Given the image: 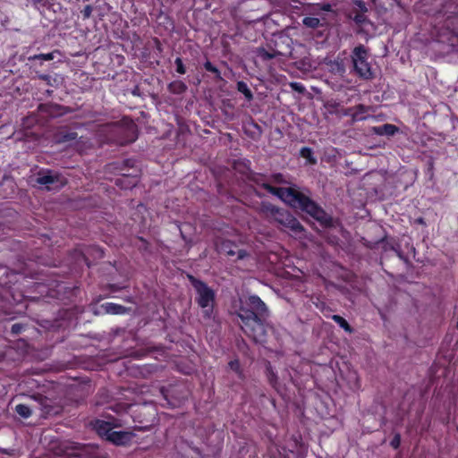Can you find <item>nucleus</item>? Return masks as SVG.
Here are the masks:
<instances>
[{
    "label": "nucleus",
    "mask_w": 458,
    "mask_h": 458,
    "mask_svg": "<svg viewBox=\"0 0 458 458\" xmlns=\"http://www.w3.org/2000/svg\"><path fill=\"white\" fill-rule=\"evenodd\" d=\"M267 311L266 304L257 295L249 296L239 310L241 327L255 342L264 341L265 327L260 318L265 316Z\"/></svg>",
    "instance_id": "1"
},
{
    "label": "nucleus",
    "mask_w": 458,
    "mask_h": 458,
    "mask_svg": "<svg viewBox=\"0 0 458 458\" xmlns=\"http://www.w3.org/2000/svg\"><path fill=\"white\" fill-rule=\"evenodd\" d=\"M265 188L289 206L306 212L322 224H327L328 222L327 216L324 210L295 189L284 187L276 188L268 184H266Z\"/></svg>",
    "instance_id": "2"
},
{
    "label": "nucleus",
    "mask_w": 458,
    "mask_h": 458,
    "mask_svg": "<svg viewBox=\"0 0 458 458\" xmlns=\"http://www.w3.org/2000/svg\"><path fill=\"white\" fill-rule=\"evenodd\" d=\"M189 279L198 293L197 300L199 305L202 309H205V311L208 313L213 308L215 298L214 292L209 287H208L204 283L197 280L193 276H190Z\"/></svg>",
    "instance_id": "3"
},
{
    "label": "nucleus",
    "mask_w": 458,
    "mask_h": 458,
    "mask_svg": "<svg viewBox=\"0 0 458 458\" xmlns=\"http://www.w3.org/2000/svg\"><path fill=\"white\" fill-rule=\"evenodd\" d=\"M352 62L355 71L360 77L369 79L372 76L370 64L368 62V51L363 46L354 48Z\"/></svg>",
    "instance_id": "4"
},
{
    "label": "nucleus",
    "mask_w": 458,
    "mask_h": 458,
    "mask_svg": "<svg viewBox=\"0 0 458 458\" xmlns=\"http://www.w3.org/2000/svg\"><path fill=\"white\" fill-rule=\"evenodd\" d=\"M267 210L270 212L271 217L289 229L293 233H300L302 231V226L299 221L293 217L289 212L276 208L274 207L268 208Z\"/></svg>",
    "instance_id": "5"
},
{
    "label": "nucleus",
    "mask_w": 458,
    "mask_h": 458,
    "mask_svg": "<svg viewBox=\"0 0 458 458\" xmlns=\"http://www.w3.org/2000/svg\"><path fill=\"white\" fill-rule=\"evenodd\" d=\"M36 182L40 185H45L50 191L57 190L66 183V180L64 177L50 171L39 174Z\"/></svg>",
    "instance_id": "6"
},
{
    "label": "nucleus",
    "mask_w": 458,
    "mask_h": 458,
    "mask_svg": "<svg viewBox=\"0 0 458 458\" xmlns=\"http://www.w3.org/2000/svg\"><path fill=\"white\" fill-rule=\"evenodd\" d=\"M134 435L129 431H115L109 435L108 441L114 445H126L133 438Z\"/></svg>",
    "instance_id": "7"
},
{
    "label": "nucleus",
    "mask_w": 458,
    "mask_h": 458,
    "mask_svg": "<svg viewBox=\"0 0 458 458\" xmlns=\"http://www.w3.org/2000/svg\"><path fill=\"white\" fill-rule=\"evenodd\" d=\"M114 424L109 421L104 420H96L94 423V428L98 432V434L106 440L109 437V435L114 431Z\"/></svg>",
    "instance_id": "8"
},
{
    "label": "nucleus",
    "mask_w": 458,
    "mask_h": 458,
    "mask_svg": "<svg viewBox=\"0 0 458 458\" xmlns=\"http://www.w3.org/2000/svg\"><path fill=\"white\" fill-rule=\"evenodd\" d=\"M218 250L220 252L226 253L229 256H234L237 255V258L239 259H242L246 257V252L242 250H234L233 249L232 244L229 242H225L221 244V246L218 247Z\"/></svg>",
    "instance_id": "9"
},
{
    "label": "nucleus",
    "mask_w": 458,
    "mask_h": 458,
    "mask_svg": "<svg viewBox=\"0 0 458 458\" xmlns=\"http://www.w3.org/2000/svg\"><path fill=\"white\" fill-rule=\"evenodd\" d=\"M374 131L378 135H394L397 131V128L393 124L386 123L375 127Z\"/></svg>",
    "instance_id": "10"
},
{
    "label": "nucleus",
    "mask_w": 458,
    "mask_h": 458,
    "mask_svg": "<svg viewBox=\"0 0 458 458\" xmlns=\"http://www.w3.org/2000/svg\"><path fill=\"white\" fill-rule=\"evenodd\" d=\"M103 308L106 312L109 314H121L123 312V308L122 306L111 302L103 304Z\"/></svg>",
    "instance_id": "11"
},
{
    "label": "nucleus",
    "mask_w": 458,
    "mask_h": 458,
    "mask_svg": "<svg viewBox=\"0 0 458 458\" xmlns=\"http://www.w3.org/2000/svg\"><path fill=\"white\" fill-rule=\"evenodd\" d=\"M329 71L335 74L342 76L344 73V66L342 62L335 61L328 64Z\"/></svg>",
    "instance_id": "12"
},
{
    "label": "nucleus",
    "mask_w": 458,
    "mask_h": 458,
    "mask_svg": "<svg viewBox=\"0 0 458 458\" xmlns=\"http://www.w3.org/2000/svg\"><path fill=\"white\" fill-rule=\"evenodd\" d=\"M136 182V179L123 175L121 178L117 179L116 183L123 188H129L131 186L135 185Z\"/></svg>",
    "instance_id": "13"
},
{
    "label": "nucleus",
    "mask_w": 458,
    "mask_h": 458,
    "mask_svg": "<svg viewBox=\"0 0 458 458\" xmlns=\"http://www.w3.org/2000/svg\"><path fill=\"white\" fill-rule=\"evenodd\" d=\"M15 411L20 416H21L23 418H28L31 414V411H30V407L25 404L16 405Z\"/></svg>",
    "instance_id": "14"
},
{
    "label": "nucleus",
    "mask_w": 458,
    "mask_h": 458,
    "mask_svg": "<svg viewBox=\"0 0 458 458\" xmlns=\"http://www.w3.org/2000/svg\"><path fill=\"white\" fill-rule=\"evenodd\" d=\"M237 89L246 97V98L251 99L252 94L245 82L239 81L237 83Z\"/></svg>",
    "instance_id": "15"
},
{
    "label": "nucleus",
    "mask_w": 458,
    "mask_h": 458,
    "mask_svg": "<svg viewBox=\"0 0 458 458\" xmlns=\"http://www.w3.org/2000/svg\"><path fill=\"white\" fill-rule=\"evenodd\" d=\"M366 112V109L363 106H357L353 112L351 114V115L352 116V118L354 120H362L365 118V114Z\"/></svg>",
    "instance_id": "16"
},
{
    "label": "nucleus",
    "mask_w": 458,
    "mask_h": 458,
    "mask_svg": "<svg viewBox=\"0 0 458 458\" xmlns=\"http://www.w3.org/2000/svg\"><path fill=\"white\" fill-rule=\"evenodd\" d=\"M301 156L307 159L310 164L316 163V159L313 157L312 151L309 148H302L301 150Z\"/></svg>",
    "instance_id": "17"
},
{
    "label": "nucleus",
    "mask_w": 458,
    "mask_h": 458,
    "mask_svg": "<svg viewBox=\"0 0 458 458\" xmlns=\"http://www.w3.org/2000/svg\"><path fill=\"white\" fill-rule=\"evenodd\" d=\"M333 319L342 327L344 328L345 331L347 332H351L352 329L349 326V324L347 323V321L342 318L341 316L339 315H334L333 316Z\"/></svg>",
    "instance_id": "18"
},
{
    "label": "nucleus",
    "mask_w": 458,
    "mask_h": 458,
    "mask_svg": "<svg viewBox=\"0 0 458 458\" xmlns=\"http://www.w3.org/2000/svg\"><path fill=\"white\" fill-rule=\"evenodd\" d=\"M319 19L316 17H305L303 19V24L309 28H317L319 25Z\"/></svg>",
    "instance_id": "19"
},
{
    "label": "nucleus",
    "mask_w": 458,
    "mask_h": 458,
    "mask_svg": "<svg viewBox=\"0 0 458 458\" xmlns=\"http://www.w3.org/2000/svg\"><path fill=\"white\" fill-rule=\"evenodd\" d=\"M55 52H52V53H48V54L36 55L30 57V59H32V60L41 59V60H44V61H50V60H53L55 58Z\"/></svg>",
    "instance_id": "20"
},
{
    "label": "nucleus",
    "mask_w": 458,
    "mask_h": 458,
    "mask_svg": "<svg viewBox=\"0 0 458 458\" xmlns=\"http://www.w3.org/2000/svg\"><path fill=\"white\" fill-rule=\"evenodd\" d=\"M175 64L177 72H179L180 74H184L185 68L181 58L178 57L175 59Z\"/></svg>",
    "instance_id": "21"
},
{
    "label": "nucleus",
    "mask_w": 458,
    "mask_h": 458,
    "mask_svg": "<svg viewBox=\"0 0 458 458\" xmlns=\"http://www.w3.org/2000/svg\"><path fill=\"white\" fill-rule=\"evenodd\" d=\"M204 66L207 71L218 73V70L210 62H207Z\"/></svg>",
    "instance_id": "22"
},
{
    "label": "nucleus",
    "mask_w": 458,
    "mask_h": 458,
    "mask_svg": "<svg viewBox=\"0 0 458 458\" xmlns=\"http://www.w3.org/2000/svg\"><path fill=\"white\" fill-rule=\"evenodd\" d=\"M291 87L292 89L299 92H302L304 90V87L299 82L291 83Z\"/></svg>",
    "instance_id": "23"
},
{
    "label": "nucleus",
    "mask_w": 458,
    "mask_h": 458,
    "mask_svg": "<svg viewBox=\"0 0 458 458\" xmlns=\"http://www.w3.org/2000/svg\"><path fill=\"white\" fill-rule=\"evenodd\" d=\"M229 367L232 370H234L236 372L239 371L240 369V364H239V361L238 360H232L230 363H229Z\"/></svg>",
    "instance_id": "24"
},
{
    "label": "nucleus",
    "mask_w": 458,
    "mask_h": 458,
    "mask_svg": "<svg viewBox=\"0 0 458 458\" xmlns=\"http://www.w3.org/2000/svg\"><path fill=\"white\" fill-rule=\"evenodd\" d=\"M259 55L264 58V59H271L274 57V55L272 54H269L268 52L265 51V50H261L259 51Z\"/></svg>",
    "instance_id": "25"
},
{
    "label": "nucleus",
    "mask_w": 458,
    "mask_h": 458,
    "mask_svg": "<svg viewBox=\"0 0 458 458\" xmlns=\"http://www.w3.org/2000/svg\"><path fill=\"white\" fill-rule=\"evenodd\" d=\"M400 437L399 436H395L394 437V439L391 441V445L394 447V448H397L400 445Z\"/></svg>",
    "instance_id": "26"
},
{
    "label": "nucleus",
    "mask_w": 458,
    "mask_h": 458,
    "mask_svg": "<svg viewBox=\"0 0 458 458\" xmlns=\"http://www.w3.org/2000/svg\"><path fill=\"white\" fill-rule=\"evenodd\" d=\"M275 181L276 182H284V179H283V175L282 174H276L275 176Z\"/></svg>",
    "instance_id": "27"
},
{
    "label": "nucleus",
    "mask_w": 458,
    "mask_h": 458,
    "mask_svg": "<svg viewBox=\"0 0 458 458\" xmlns=\"http://www.w3.org/2000/svg\"><path fill=\"white\" fill-rule=\"evenodd\" d=\"M279 454L283 456V458H290V456L285 453V450H284V453L281 454V452H279Z\"/></svg>",
    "instance_id": "28"
},
{
    "label": "nucleus",
    "mask_w": 458,
    "mask_h": 458,
    "mask_svg": "<svg viewBox=\"0 0 458 458\" xmlns=\"http://www.w3.org/2000/svg\"><path fill=\"white\" fill-rule=\"evenodd\" d=\"M29 1L31 2L33 4H37L41 2V0H29Z\"/></svg>",
    "instance_id": "29"
},
{
    "label": "nucleus",
    "mask_w": 458,
    "mask_h": 458,
    "mask_svg": "<svg viewBox=\"0 0 458 458\" xmlns=\"http://www.w3.org/2000/svg\"><path fill=\"white\" fill-rule=\"evenodd\" d=\"M13 331L18 330V327H16V325L13 326Z\"/></svg>",
    "instance_id": "30"
},
{
    "label": "nucleus",
    "mask_w": 458,
    "mask_h": 458,
    "mask_svg": "<svg viewBox=\"0 0 458 458\" xmlns=\"http://www.w3.org/2000/svg\"><path fill=\"white\" fill-rule=\"evenodd\" d=\"M13 331L18 330V327H16V325L13 326Z\"/></svg>",
    "instance_id": "31"
},
{
    "label": "nucleus",
    "mask_w": 458,
    "mask_h": 458,
    "mask_svg": "<svg viewBox=\"0 0 458 458\" xmlns=\"http://www.w3.org/2000/svg\"><path fill=\"white\" fill-rule=\"evenodd\" d=\"M180 88H182V89H185V86H184L182 83H181V84H180Z\"/></svg>",
    "instance_id": "32"
},
{
    "label": "nucleus",
    "mask_w": 458,
    "mask_h": 458,
    "mask_svg": "<svg viewBox=\"0 0 458 458\" xmlns=\"http://www.w3.org/2000/svg\"><path fill=\"white\" fill-rule=\"evenodd\" d=\"M68 454H69V455H76V454H77V453H73V452H72V453H68Z\"/></svg>",
    "instance_id": "33"
}]
</instances>
